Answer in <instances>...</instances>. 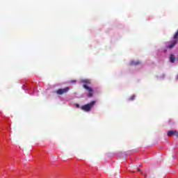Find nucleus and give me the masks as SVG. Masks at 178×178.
I'll return each mask as SVG.
<instances>
[{
	"label": "nucleus",
	"instance_id": "nucleus-11",
	"mask_svg": "<svg viewBox=\"0 0 178 178\" xmlns=\"http://www.w3.org/2000/svg\"><path fill=\"white\" fill-rule=\"evenodd\" d=\"M136 169H137L138 172H141V170H140V168H137Z\"/></svg>",
	"mask_w": 178,
	"mask_h": 178
},
{
	"label": "nucleus",
	"instance_id": "nucleus-3",
	"mask_svg": "<svg viewBox=\"0 0 178 178\" xmlns=\"http://www.w3.org/2000/svg\"><path fill=\"white\" fill-rule=\"evenodd\" d=\"M70 90V87H66L63 89H58L56 90V94H58V95H63V94H66Z\"/></svg>",
	"mask_w": 178,
	"mask_h": 178
},
{
	"label": "nucleus",
	"instance_id": "nucleus-2",
	"mask_svg": "<svg viewBox=\"0 0 178 178\" xmlns=\"http://www.w3.org/2000/svg\"><path fill=\"white\" fill-rule=\"evenodd\" d=\"M95 101H92L90 104L81 106L80 108L81 109V111H84L85 112H90V111L92 109V106L95 105Z\"/></svg>",
	"mask_w": 178,
	"mask_h": 178
},
{
	"label": "nucleus",
	"instance_id": "nucleus-4",
	"mask_svg": "<svg viewBox=\"0 0 178 178\" xmlns=\"http://www.w3.org/2000/svg\"><path fill=\"white\" fill-rule=\"evenodd\" d=\"M167 136L168 137H172V136H176L178 138V131H176V130L168 131L167 133Z\"/></svg>",
	"mask_w": 178,
	"mask_h": 178
},
{
	"label": "nucleus",
	"instance_id": "nucleus-8",
	"mask_svg": "<svg viewBox=\"0 0 178 178\" xmlns=\"http://www.w3.org/2000/svg\"><path fill=\"white\" fill-rule=\"evenodd\" d=\"M136 99V95H132L129 98V101H134Z\"/></svg>",
	"mask_w": 178,
	"mask_h": 178
},
{
	"label": "nucleus",
	"instance_id": "nucleus-10",
	"mask_svg": "<svg viewBox=\"0 0 178 178\" xmlns=\"http://www.w3.org/2000/svg\"><path fill=\"white\" fill-rule=\"evenodd\" d=\"M76 108H80V105L79 104H75Z\"/></svg>",
	"mask_w": 178,
	"mask_h": 178
},
{
	"label": "nucleus",
	"instance_id": "nucleus-12",
	"mask_svg": "<svg viewBox=\"0 0 178 178\" xmlns=\"http://www.w3.org/2000/svg\"><path fill=\"white\" fill-rule=\"evenodd\" d=\"M145 177H147V172L145 173Z\"/></svg>",
	"mask_w": 178,
	"mask_h": 178
},
{
	"label": "nucleus",
	"instance_id": "nucleus-9",
	"mask_svg": "<svg viewBox=\"0 0 178 178\" xmlns=\"http://www.w3.org/2000/svg\"><path fill=\"white\" fill-rule=\"evenodd\" d=\"M76 80H72L70 81V84H74V83H76Z\"/></svg>",
	"mask_w": 178,
	"mask_h": 178
},
{
	"label": "nucleus",
	"instance_id": "nucleus-7",
	"mask_svg": "<svg viewBox=\"0 0 178 178\" xmlns=\"http://www.w3.org/2000/svg\"><path fill=\"white\" fill-rule=\"evenodd\" d=\"M130 65L131 66H137V65H140V61H131Z\"/></svg>",
	"mask_w": 178,
	"mask_h": 178
},
{
	"label": "nucleus",
	"instance_id": "nucleus-6",
	"mask_svg": "<svg viewBox=\"0 0 178 178\" xmlns=\"http://www.w3.org/2000/svg\"><path fill=\"white\" fill-rule=\"evenodd\" d=\"M176 58L175 57V55L171 54L170 56V61L171 63H175V60Z\"/></svg>",
	"mask_w": 178,
	"mask_h": 178
},
{
	"label": "nucleus",
	"instance_id": "nucleus-5",
	"mask_svg": "<svg viewBox=\"0 0 178 178\" xmlns=\"http://www.w3.org/2000/svg\"><path fill=\"white\" fill-rule=\"evenodd\" d=\"M178 40L176 39H174L172 41H171V43L168 46V48L169 49H172V48H175V46L176 44H177Z\"/></svg>",
	"mask_w": 178,
	"mask_h": 178
},
{
	"label": "nucleus",
	"instance_id": "nucleus-1",
	"mask_svg": "<svg viewBox=\"0 0 178 178\" xmlns=\"http://www.w3.org/2000/svg\"><path fill=\"white\" fill-rule=\"evenodd\" d=\"M81 83L83 84V88H85L88 92L87 97H88V98H91L94 95V89L89 86L90 84H91V80L82 79L81 80Z\"/></svg>",
	"mask_w": 178,
	"mask_h": 178
}]
</instances>
